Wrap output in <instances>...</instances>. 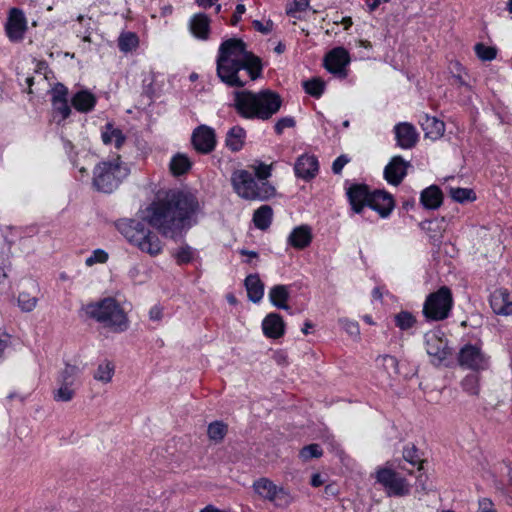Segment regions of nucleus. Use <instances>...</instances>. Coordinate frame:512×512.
<instances>
[{
    "instance_id": "obj_20",
    "label": "nucleus",
    "mask_w": 512,
    "mask_h": 512,
    "mask_svg": "<svg viewBox=\"0 0 512 512\" xmlns=\"http://www.w3.org/2000/svg\"><path fill=\"white\" fill-rule=\"evenodd\" d=\"M353 211L360 213L365 206H368L371 193L365 185H353L347 192Z\"/></svg>"
},
{
    "instance_id": "obj_46",
    "label": "nucleus",
    "mask_w": 512,
    "mask_h": 512,
    "mask_svg": "<svg viewBox=\"0 0 512 512\" xmlns=\"http://www.w3.org/2000/svg\"><path fill=\"white\" fill-rule=\"evenodd\" d=\"M381 360L382 367L389 374H398V361L394 356L384 355L379 358Z\"/></svg>"
},
{
    "instance_id": "obj_19",
    "label": "nucleus",
    "mask_w": 512,
    "mask_h": 512,
    "mask_svg": "<svg viewBox=\"0 0 512 512\" xmlns=\"http://www.w3.org/2000/svg\"><path fill=\"white\" fill-rule=\"evenodd\" d=\"M395 137L398 146L403 149L414 147L418 140L415 128L409 123H399L394 127Z\"/></svg>"
},
{
    "instance_id": "obj_4",
    "label": "nucleus",
    "mask_w": 512,
    "mask_h": 512,
    "mask_svg": "<svg viewBox=\"0 0 512 512\" xmlns=\"http://www.w3.org/2000/svg\"><path fill=\"white\" fill-rule=\"evenodd\" d=\"M85 313L113 332L120 333L128 329L129 320L121 305L111 297L87 304Z\"/></svg>"
},
{
    "instance_id": "obj_45",
    "label": "nucleus",
    "mask_w": 512,
    "mask_h": 512,
    "mask_svg": "<svg viewBox=\"0 0 512 512\" xmlns=\"http://www.w3.org/2000/svg\"><path fill=\"white\" fill-rule=\"evenodd\" d=\"M322 455V450L318 444H310L301 449L299 456L303 461H308L311 458H318Z\"/></svg>"
},
{
    "instance_id": "obj_56",
    "label": "nucleus",
    "mask_w": 512,
    "mask_h": 512,
    "mask_svg": "<svg viewBox=\"0 0 512 512\" xmlns=\"http://www.w3.org/2000/svg\"><path fill=\"white\" fill-rule=\"evenodd\" d=\"M246 11V8H245V5L243 4H238L236 6V9H235V12L231 18V25L235 26L237 25V23L240 21L241 19V16L245 13Z\"/></svg>"
},
{
    "instance_id": "obj_50",
    "label": "nucleus",
    "mask_w": 512,
    "mask_h": 512,
    "mask_svg": "<svg viewBox=\"0 0 512 512\" xmlns=\"http://www.w3.org/2000/svg\"><path fill=\"white\" fill-rule=\"evenodd\" d=\"M340 325L345 329V331L351 336H358L360 333L359 326L357 322L350 321L348 319H340Z\"/></svg>"
},
{
    "instance_id": "obj_25",
    "label": "nucleus",
    "mask_w": 512,
    "mask_h": 512,
    "mask_svg": "<svg viewBox=\"0 0 512 512\" xmlns=\"http://www.w3.org/2000/svg\"><path fill=\"white\" fill-rule=\"evenodd\" d=\"M420 201L425 208L434 210L441 206L443 194L437 186L432 185L421 192Z\"/></svg>"
},
{
    "instance_id": "obj_1",
    "label": "nucleus",
    "mask_w": 512,
    "mask_h": 512,
    "mask_svg": "<svg viewBox=\"0 0 512 512\" xmlns=\"http://www.w3.org/2000/svg\"><path fill=\"white\" fill-rule=\"evenodd\" d=\"M198 209V200L192 193L169 190L147 207L145 219H121L116 227L130 244L154 257L162 252V242L145 220L163 236L175 238L191 226L190 219Z\"/></svg>"
},
{
    "instance_id": "obj_21",
    "label": "nucleus",
    "mask_w": 512,
    "mask_h": 512,
    "mask_svg": "<svg viewBox=\"0 0 512 512\" xmlns=\"http://www.w3.org/2000/svg\"><path fill=\"white\" fill-rule=\"evenodd\" d=\"M284 326L282 317L276 313L268 314L262 322L263 333L273 339H277L284 334Z\"/></svg>"
},
{
    "instance_id": "obj_64",
    "label": "nucleus",
    "mask_w": 512,
    "mask_h": 512,
    "mask_svg": "<svg viewBox=\"0 0 512 512\" xmlns=\"http://www.w3.org/2000/svg\"><path fill=\"white\" fill-rule=\"evenodd\" d=\"M275 52L278 53V54H281L284 52L285 50V45L282 44V43H279L276 47H275Z\"/></svg>"
},
{
    "instance_id": "obj_23",
    "label": "nucleus",
    "mask_w": 512,
    "mask_h": 512,
    "mask_svg": "<svg viewBox=\"0 0 512 512\" xmlns=\"http://www.w3.org/2000/svg\"><path fill=\"white\" fill-rule=\"evenodd\" d=\"M420 125L425 132V136L433 140L440 138L445 131L444 122L429 115H424L421 118Z\"/></svg>"
},
{
    "instance_id": "obj_60",
    "label": "nucleus",
    "mask_w": 512,
    "mask_h": 512,
    "mask_svg": "<svg viewBox=\"0 0 512 512\" xmlns=\"http://www.w3.org/2000/svg\"><path fill=\"white\" fill-rule=\"evenodd\" d=\"M323 484V480L320 474H313L311 478V485L314 487H319Z\"/></svg>"
},
{
    "instance_id": "obj_57",
    "label": "nucleus",
    "mask_w": 512,
    "mask_h": 512,
    "mask_svg": "<svg viewBox=\"0 0 512 512\" xmlns=\"http://www.w3.org/2000/svg\"><path fill=\"white\" fill-rule=\"evenodd\" d=\"M479 512H494L493 503L490 499L483 498L479 500Z\"/></svg>"
},
{
    "instance_id": "obj_5",
    "label": "nucleus",
    "mask_w": 512,
    "mask_h": 512,
    "mask_svg": "<svg viewBox=\"0 0 512 512\" xmlns=\"http://www.w3.org/2000/svg\"><path fill=\"white\" fill-rule=\"evenodd\" d=\"M129 173V168L120 161V156L113 161L100 162L93 170V187L98 192L112 193Z\"/></svg>"
},
{
    "instance_id": "obj_51",
    "label": "nucleus",
    "mask_w": 512,
    "mask_h": 512,
    "mask_svg": "<svg viewBox=\"0 0 512 512\" xmlns=\"http://www.w3.org/2000/svg\"><path fill=\"white\" fill-rule=\"evenodd\" d=\"M295 126V120L292 117H283L275 124V132L280 135L283 133L285 128H291Z\"/></svg>"
},
{
    "instance_id": "obj_7",
    "label": "nucleus",
    "mask_w": 512,
    "mask_h": 512,
    "mask_svg": "<svg viewBox=\"0 0 512 512\" xmlns=\"http://www.w3.org/2000/svg\"><path fill=\"white\" fill-rule=\"evenodd\" d=\"M453 304L452 293L446 286L428 295L423 306L424 316L433 321H441L449 316Z\"/></svg>"
},
{
    "instance_id": "obj_47",
    "label": "nucleus",
    "mask_w": 512,
    "mask_h": 512,
    "mask_svg": "<svg viewBox=\"0 0 512 512\" xmlns=\"http://www.w3.org/2000/svg\"><path fill=\"white\" fill-rule=\"evenodd\" d=\"M108 260V254L102 249H96L92 255L89 256L85 263L87 266H92L96 263H105Z\"/></svg>"
},
{
    "instance_id": "obj_39",
    "label": "nucleus",
    "mask_w": 512,
    "mask_h": 512,
    "mask_svg": "<svg viewBox=\"0 0 512 512\" xmlns=\"http://www.w3.org/2000/svg\"><path fill=\"white\" fill-rule=\"evenodd\" d=\"M394 319L396 326L401 330L412 328L416 322L415 317L408 311H401L395 315Z\"/></svg>"
},
{
    "instance_id": "obj_33",
    "label": "nucleus",
    "mask_w": 512,
    "mask_h": 512,
    "mask_svg": "<svg viewBox=\"0 0 512 512\" xmlns=\"http://www.w3.org/2000/svg\"><path fill=\"white\" fill-rule=\"evenodd\" d=\"M114 374V365L110 361H105L98 365L94 372V379L102 383H109Z\"/></svg>"
},
{
    "instance_id": "obj_58",
    "label": "nucleus",
    "mask_w": 512,
    "mask_h": 512,
    "mask_svg": "<svg viewBox=\"0 0 512 512\" xmlns=\"http://www.w3.org/2000/svg\"><path fill=\"white\" fill-rule=\"evenodd\" d=\"M504 309L505 311H503V315L505 316H508V315H512V298L509 294V292L507 291V297H504Z\"/></svg>"
},
{
    "instance_id": "obj_2",
    "label": "nucleus",
    "mask_w": 512,
    "mask_h": 512,
    "mask_svg": "<svg viewBox=\"0 0 512 512\" xmlns=\"http://www.w3.org/2000/svg\"><path fill=\"white\" fill-rule=\"evenodd\" d=\"M218 78L230 88H242L260 77L261 59L246 50V43L238 38L223 41L216 59Z\"/></svg>"
},
{
    "instance_id": "obj_43",
    "label": "nucleus",
    "mask_w": 512,
    "mask_h": 512,
    "mask_svg": "<svg viewBox=\"0 0 512 512\" xmlns=\"http://www.w3.org/2000/svg\"><path fill=\"white\" fill-rule=\"evenodd\" d=\"M173 256L178 264H187L193 259L194 252L189 245H183L173 253Z\"/></svg>"
},
{
    "instance_id": "obj_59",
    "label": "nucleus",
    "mask_w": 512,
    "mask_h": 512,
    "mask_svg": "<svg viewBox=\"0 0 512 512\" xmlns=\"http://www.w3.org/2000/svg\"><path fill=\"white\" fill-rule=\"evenodd\" d=\"M149 316L151 320H160L162 318V310L159 307L154 306L150 309Z\"/></svg>"
},
{
    "instance_id": "obj_38",
    "label": "nucleus",
    "mask_w": 512,
    "mask_h": 512,
    "mask_svg": "<svg viewBox=\"0 0 512 512\" xmlns=\"http://www.w3.org/2000/svg\"><path fill=\"white\" fill-rule=\"evenodd\" d=\"M207 433L210 440L219 442L225 437L227 433V426L222 422L215 421L208 426Z\"/></svg>"
},
{
    "instance_id": "obj_9",
    "label": "nucleus",
    "mask_w": 512,
    "mask_h": 512,
    "mask_svg": "<svg viewBox=\"0 0 512 512\" xmlns=\"http://www.w3.org/2000/svg\"><path fill=\"white\" fill-rule=\"evenodd\" d=\"M376 479L385 488L388 496L402 497L410 493V485L406 479L390 468H379Z\"/></svg>"
},
{
    "instance_id": "obj_49",
    "label": "nucleus",
    "mask_w": 512,
    "mask_h": 512,
    "mask_svg": "<svg viewBox=\"0 0 512 512\" xmlns=\"http://www.w3.org/2000/svg\"><path fill=\"white\" fill-rule=\"evenodd\" d=\"M256 180L261 182H268L267 179L271 174L270 166L265 164H260L255 168V173H253Z\"/></svg>"
},
{
    "instance_id": "obj_12",
    "label": "nucleus",
    "mask_w": 512,
    "mask_h": 512,
    "mask_svg": "<svg viewBox=\"0 0 512 512\" xmlns=\"http://www.w3.org/2000/svg\"><path fill=\"white\" fill-rule=\"evenodd\" d=\"M191 141L197 152L208 154L212 152L216 146L215 131L207 125H200L194 129Z\"/></svg>"
},
{
    "instance_id": "obj_32",
    "label": "nucleus",
    "mask_w": 512,
    "mask_h": 512,
    "mask_svg": "<svg viewBox=\"0 0 512 512\" xmlns=\"http://www.w3.org/2000/svg\"><path fill=\"white\" fill-rule=\"evenodd\" d=\"M191 161L184 154L175 155L170 161V170L174 176H180L187 173L191 168Z\"/></svg>"
},
{
    "instance_id": "obj_11",
    "label": "nucleus",
    "mask_w": 512,
    "mask_h": 512,
    "mask_svg": "<svg viewBox=\"0 0 512 512\" xmlns=\"http://www.w3.org/2000/svg\"><path fill=\"white\" fill-rule=\"evenodd\" d=\"M458 362L463 368L481 371L489 367V356L482 352L480 347L466 344L459 351Z\"/></svg>"
},
{
    "instance_id": "obj_53",
    "label": "nucleus",
    "mask_w": 512,
    "mask_h": 512,
    "mask_svg": "<svg viewBox=\"0 0 512 512\" xmlns=\"http://www.w3.org/2000/svg\"><path fill=\"white\" fill-rule=\"evenodd\" d=\"M66 95H67V88L63 84H57L55 86V88L53 89L52 102L58 101V100H67Z\"/></svg>"
},
{
    "instance_id": "obj_36",
    "label": "nucleus",
    "mask_w": 512,
    "mask_h": 512,
    "mask_svg": "<svg viewBox=\"0 0 512 512\" xmlns=\"http://www.w3.org/2000/svg\"><path fill=\"white\" fill-rule=\"evenodd\" d=\"M403 458L407 463H409L413 467L417 466L418 470L422 468L423 460L419 455L418 449L414 445L407 446L404 448Z\"/></svg>"
},
{
    "instance_id": "obj_17",
    "label": "nucleus",
    "mask_w": 512,
    "mask_h": 512,
    "mask_svg": "<svg viewBox=\"0 0 512 512\" xmlns=\"http://www.w3.org/2000/svg\"><path fill=\"white\" fill-rule=\"evenodd\" d=\"M318 169V160L314 155H301L298 157L294 165L296 176L304 180H310L314 178L318 172Z\"/></svg>"
},
{
    "instance_id": "obj_6",
    "label": "nucleus",
    "mask_w": 512,
    "mask_h": 512,
    "mask_svg": "<svg viewBox=\"0 0 512 512\" xmlns=\"http://www.w3.org/2000/svg\"><path fill=\"white\" fill-rule=\"evenodd\" d=\"M234 191L243 199L265 201L275 195V188L268 182L259 183L247 170H236L231 175Z\"/></svg>"
},
{
    "instance_id": "obj_42",
    "label": "nucleus",
    "mask_w": 512,
    "mask_h": 512,
    "mask_svg": "<svg viewBox=\"0 0 512 512\" xmlns=\"http://www.w3.org/2000/svg\"><path fill=\"white\" fill-rule=\"evenodd\" d=\"M463 389L471 394L477 395L479 393V377L476 374H469L462 380Z\"/></svg>"
},
{
    "instance_id": "obj_24",
    "label": "nucleus",
    "mask_w": 512,
    "mask_h": 512,
    "mask_svg": "<svg viewBox=\"0 0 512 512\" xmlns=\"http://www.w3.org/2000/svg\"><path fill=\"white\" fill-rule=\"evenodd\" d=\"M245 287L250 301L260 302L264 295V284L258 274H250L245 279Z\"/></svg>"
},
{
    "instance_id": "obj_16",
    "label": "nucleus",
    "mask_w": 512,
    "mask_h": 512,
    "mask_svg": "<svg viewBox=\"0 0 512 512\" xmlns=\"http://www.w3.org/2000/svg\"><path fill=\"white\" fill-rule=\"evenodd\" d=\"M409 165L401 156H394L384 169V178L392 185H399L406 176Z\"/></svg>"
},
{
    "instance_id": "obj_15",
    "label": "nucleus",
    "mask_w": 512,
    "mask_h": 512,
    "mask_svg": "<svg viewBox=\"0 0 512 512\" xmlns=\"http://www.w3.org/2000/svg\"><path fill=\"white\" fill-rule=\"evenodd\" d=\"M5 28L7 36L12 42L21 41L27 29L23 12L17 8H12Z\"/></svg>"
},
{
    "instance_id": "obj_62",
    "label": "nucleus",
    "mask_w": 512,
    "mask_h": 512,
    "mask_svg": "<svg viewBox=\"0 0 512 512\" xmlns=\"http://www.w3.org/2000/svg\"><path fill=\"white\" fill-rule=\"evenodd\" d=\"M217 0H197L198 4L204 8H210Z\"/></svg>"
},
{
    "instance_id": "obj_55",
    "label": "nucleus",
    "mask_w": 512,
    "mask_h": 512,
    "mask_svg": "<svg viewBox=\"0 0 512 512\" xmlns=\"http://www.w3.org/2000/svg\"><path fill=\"white\" fill-rule=\"evenodd\" d=\"M348 158L345 155H341L335 159L332 164V170L335 174H339L343 167L348 163Z\"/></svg>"
},
{
    "instance_id": "obj_10",
    "label": "nucleus",
    "mask_w": 512,
    "mask_h": 512,
    "mask_svg": "<svg viewBox=\"0 0 512 512\" xmlns=\"http://www.w3.org/2000/svg\"><path fill=\"white\" fill-rule=\"evenodd\" d=\"M253 488L260 497L280 507L287 506L292 500L290 494L283 487L276 486L267 478L257 480Z\"/></svg>"
},
{
    "instance_id": "obj_41",
    "label": "nucleus",
    "mask_w": 512,
    "mask_h": 512,
    "mask_svg": "<svg viewBox=\"0 0 512 512\" xmlns=\"http://www.w3.org/2000/svg\"><path fill=\"white\" fill-rule=\"evenodd\" d=\"M38 302V298L36 296H32L27 292H21L18 297V304L22 311L30 312L32 311Z\"/></svg>"
},
{
    "instance_id": "obj_26",
    "label": "nucleus",
    "mask_w": 512,
    "mask_h": 512,
    "mask_svg": "<svg viewBox=\"0 0 512 512\" xmlns=\"http://www.w3.org/2000/svg\"><path fill=\"white\" fill-rule=\"evenodd\" d=\"M312 240L311 230L308 226H299L293 229L289 235L288 242L294 248L303 249L307 247Z\"/></svg>"
},
{
    "instance_id": "obj_31",
    "label": "nucleus",
    "mask_w": 512,
    "mask_h": 512,
    "mask_svg": "<svg viewBox=\"0 0 512 512\" xmlns=\"http://www.w3.org/2000/svg\"><path fill=\"white\" fill-rule=\"evenodd\" d=\"M273 209L269 205H262L253 214L254 225L260 230H266L272 222Z\"/></svg>"
},
{
    "instance_id": "obj_27",
    "label": "nucleus",
    "mask_w": 512,
    "mask_h": 512,
    "mask_svg": "<svg viewBox=\"0 0 512 512\" xmlns=\"http://www.w3.org/2000/svg\"><path fill=\"white\" fill-rule=\"evenodd\" d=\"M73 107L79 112L91 111L95 104V96L87 90L78 91L71 99Z\"/></svg>"
},
{
    "instance_id": "obj_52",
    "label": "nucleus",
    "mask_w": 512,
    "mask_h": 512,
    "mask_svg": "<svg viewBox=\"0 0 512 512\" xmlns=\"http://www.w3.org/2000/svg\"><path fill=\"white\" fill-rule=\"evenodd\" d=\"M309 6L308 0H294L293 4L287 9V14L296 17L295 13L304 11Z\"/></svg>"
},
{
    "instance_id": "obj_37",
    "label": "nucleus",
    "mask_w": 512,
    "mask_h": 512,
    "mask_svg": "<svg viewBox=\"0 0 512 512\" xmlns=\"http://www.w3.org/2000/svg\"><path fill=\"white\" fill-rule=\"evenodd\" d=\"M504 297H507V290L506 289H499L496 290L490 298V305L492 310L499 315H503L504 309Z\"/></svg>"
},
{
    "instance_id": "obj_22",
    "label": "nucleus",
    "mask_w": 512,
    "mask_h": 512,
    "mask_svg": "<svg viewBox=\"0 0 512 512\" xmlns=\"http://www.w3.org/2000/svg\"><path fill=\"white\" fill-rule=\"evenodd\" d=\"M210 22L206 14H195L189 22L190 32L200 40H207L210 34Z\"/></svg>"
},
{
    "instance_id": "obj_44",
    "label": "nucleus",
    "mask_w": 512,
    "mask_h": 512,
    "mask_svg": "<svg viewBox=\"0 0 512 512\" xmlns=\"http://www.w3.org/2000/svg\"><path fill=\"white\" fill-rule=\"evenodd\" d=\"M475 52L476 55L483 61H491L496 57V49L486 46L483 43H478L475 45Z\"/></svg>"
},
{
    "instance_id": "obj_35",
    "label": "nucleus",
    "mask_w": 512,
    "mask_h": 512,
    "mask_svg": "<svg viewBox=\"0 0 512 512\" xmlns=\"http://www.w3.org/2000/svg\"><path fill=\"white\" fill-rule=\"evenodd\" d=\"M138 37L135 33L127 32L120 35L118 47L122 52H130L138 46Z\"/></svg>"
},
{
    "instance_id": "obj_14",
    "label": "nucleus",
    "mask_w": 512,
    "mask_h": 512,
    "mask_svg": "<svg viewBox=\"0 0 512 512\" xmlns=\"http://www.w3.org/2000/svg\"><path fill=\"white\" fill-rule=\"evenodd\" d=\"M350 62V56L343 47H336L329 51L324 58V67L333 74L346 76L345 67Z\"/></svg>"
},
{
    "instance_id": "obj_13",
    "label": "nucleus",
    "mask_w": 512,
    "mask_h": 512,
    "mask_svg": "<svg viewBox=\"0 0 512 512\" xmlns=\"http://www.w3.org/2000/svg\"><path fill=\"white\" fill-rule=\"evenodd\" d=\"M426 351L434 364H440L449 354L447 341L440 336L439 331L425 334Z\"/></svg>"
},
{
    "instance_id": "obj_8",
    "label": "nucleus",
    "mask_w": 512,
    "mask_h": 512,
    "mask_svg": "<svg viewBox=\"0 0 512 512\" xmlns=\"http://www.w3.org/2000/svg\"><path fill=\"white\" fill-rule=\"evenodd\" d=\"M80 374L81 368L78 365L65 364L57 378L58 388L54 391L56 401L68 402L73 399L79 386L78 377Z\"/></svg>"
},
{
    "instance_id": "obj_63",
    "label": "nucleus",
    "mask_w": 512,
    "mask_h": 512,
    "mask_svg": "<svg viewBox=\"0 0 512 512\" xmlns=\"http://www.w3.org/2000/svg\"><path fill=\"white\" fill-rule=\"evenodd\" d=\"M451 70H452L453 74H458L463 71V67L461 66L460 63L455 62L454 64H452Z\"/></svg>"
},
{
    "instance_id": "obj_29",
    "label": "nucleus",
    "mask_w": 512,
    "mask_h": 512,
    "mask_svg": "<svg viewBox=\"0 0 512 512\" xmlns=\"http://www.w3.org/2000/svg\"><path fill=\"white\" fill-rule=\"evenodd\" d=\"M102 141L104 144H114L119 149L125 142V136L122 131L115 128L111 123H107L101 133Z\"/></svg>"
},
{
    "instance_id": "obj_3",
    "label": "nucleus",
    "mask_w": 512,
    "mask_h": 512,
    "mask_svg": "<svg viewBox=\"0 0 512 512\" xmlns=\"http://www.w3.org/2000/svg\"><path fill=\"white\" fill-rule=\"evenodd\" d=\"M233 95L235 110L246 119L268 120L279 111L282 105L280 95L270 89L259 92L241 90L235 91Z\"/></svg>"
},
{
    "instance_id": "obj_34",
    "label": "nucleus",
    "mask_w": 512,
    "mask_h": 512,
    "mask_svg": "<svg viewBox=\"0 0 512 512\" xmlns=\"http://www.w3.org/2000/svg\"><path fill=\"white\" fill-rule=\"evenodd\" d=\"M303 87L307 94L319 98L324 92L325 82L321 78L315 77L305 81Z\"/></svg>"
},
{
    "instance_id": "obj_61",
    "label": "nucleus",
    "mask_w": 512,
    "mask_h": 512,
    "mask_svg": "<svg viewBox=\"0 0 512 512\" xmlns=\"http://www.w3.org/2000/svg\"><path fill=\"white\" fill-rule=\"evenodd\" d=\"M454 83L458 84L459 86L466 85L465 80L463 79L462 73L453 74Z\"/></svg>"
},
{
    "instance_id": "obj_54",
    "label": "nucleus",
    "mask_w": 512,
    "mask_h": 512,
    "mask_svg": "<svg viewBox=\"0 0 512 512\" xmlns=\"http://www.w3.org/2000/svg\"><path fill=\"white\" fill-rule=\"evenodd\" d=\"M253 26L254 28L263 33V34H268L272 31V28H273V22L272 21H267L266 24H263L262 22H260L259 20H254L253 21Z\"/></svg>"
},
{
    "instance_id": "obj_48",
    "label": "nucleus",
    "mask_w": 512,
    "mask_h": 512,
    "mask_svg": "<svg viewBox=\"0 0 512 512\" xmlns=\"http://www.w3.org/2000/svg\"><path fill=\"white\" fill-rule=\"evenodd\" d=\"M52 103L54 110L61 115L62 120L66 119L70 115L71 108L68 105L67 100H58L53 101Z\"/></svg>"
},
{
    "instance_id": "obj_18",
    "label": "nucleus",
    "mask_w": 512,
    "mask_h": 512,
    "mask_svg": "<svg viewBox=\"0 0 512 512\" xmlns=\"http://www.w3.org/2000/svg\"><path fill=\"white\" fill-rule=\"evenodd\" d=\"M368 206L377 211L381 217H387L394 208V201L389 193L377 190L371 193Z\"/></svg>"
},
{
    "instance_id": "obj_40",
    "label": "nucleus",
    "mask_w": 512,
    "mask_h": 512,
    "mask_svg": "<svg viewBox=\"0 0 512 512\" xmlns=\"http://www.w3.org/2000/svg\"><path fill=\"white\" fill-rule=\"evenodd\" d=\"M450 196L453 200L463 203L465 201H473L475 200L476 196L471 189L467 188H451L450 189Z\"/></svg>"
},
{
    "instance_id": "obj_30",
    "label": "nucleus",
    "mask_w": 512,
    "mask_h": 512,
    "mask_svg": "<svg viewBox=\"0 0 512 512\" xmlns=\"http://www.w3.org/2000/svg\"><path fill=\"white\" fill-rule=\"evenodd\" d=\"M289 298L288 287L285 285H275L269 291V299L271 303L279 308L288 310L287 300Z\"/></svg>"
},
{
    "instance_id": "obj_28",
    "label": "nucleus",
    "mask_w": 512,
    "mask_h": 512,
    "mask_svg": "<svg viewBox=\"0 0 512 512\" xmlns=\"http://www.w3.org/2000/svg\"><path fill=\"white\" fill-rule=\"evenodd\" d=\"M246 137V131L240 126L232 127L226 135L225 144L232 152L242 149Z\"/></svg>"
}]
</instances>
